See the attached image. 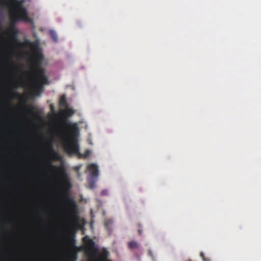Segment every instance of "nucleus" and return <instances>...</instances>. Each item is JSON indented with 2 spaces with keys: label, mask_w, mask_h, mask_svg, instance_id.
Segmentation results:
<instances>
[{
  "label": "nucleus",
  "mask_w": 261,
  "mask_h": 261,
  "mask_svg": "<svg viewBox=\"0 0 261 261\" xmlns=\"http://www.w3.org/2000/svg\"><path fill=\"white\" fill-rule=\"evenodd\" d=\"M10 2V3L13 5L14 8L15 7H21V3H23L22 1H20L18 0H8ZM7 2V1H6Z\"/></svg>",
  "instance_id": "11"
},
{
  "label": "nucleus",
  "mask_w": 261,
  "mask_h": 261,
  "mask_svg": "<svg viewBox=\"0 0 261 261\" xmlns=\"http://www.w3.org/2000/svg\"><path fill=\"white\" fill-rule=\"evenodd\" d=\"M74 111L72 109H69L66 110V114L67 116H71L73 114Z\"/></svg>",
  "instance_id": "19"
},
{
  "label": "nucleus",
  "mask_w": 261,
  "mask_h": 261,
  "mask_svg": "<svg viewBox=\"0 0 261 261\" xmlns=\"http://www.w3.org/2000/svg\"><path fill=\"white\" fill-rule=\"evenodd\" d=\"M101 194L103 196L107 195L108 194V191L107 190H102L101 192Z\"/></svg>",
  "instance_id": "21"
},
{
  "label": "nucleus",
  "mask_w": 261,
  "mask_h": 261,
  "mask_svg": "<svg viewBox=\"0 0 261 261\" xmlns=\"http://www.w3.org/2000/svg\"><path fill=\"white\" fill-rule=\"evenodd\" d=\"M50 35L52 38V39L54 40L55 42H57L58 41V36L56 33L54 31H50Z\"/></svg>",
  "instance_id": "15"
},
{
  "label": "nucleus",
  "mask_w": 261,
  "mask_h": 261,
  "mask_svg": "<svg viewBox=\"0 0 261 261\" xmlns=\"http://www.w3.org/2000/svg\"><path fill=\"white\" fill-rule=\"evenodd\" d=\"M10 31L13 34L14 38L16 37L17 30L15 28H11L10 29Z\"/></svg>",
  "instance_id": "18"
},
{
  "label": "nucleus",
  "mask_w": 261,
  "mask_h": 261,
  "mask_svg": "<svg viewBox=\"0 0 261 261\" xmlns=\"http://www.w3.org/2000/svg\"><path fill=\"white\" fill-rule=\"evenodd\" d=\"M13 96L14 97H19V98L20 99V100L21 101H23L24 103H25V99L24 98V97L23 95H20L19 93H16V92H14L13 93Z\"/></svg>",
  "instance_id": "14"
},
{
  "label": "nucleus",
  "mask_w": 261,
  "mask_h": 261,
  "mask_svg": "<svg viewBox=\"0 0 261 261\" xmlns=\"http://www.w3.org/2000/svg\"><path fill=\"white\" fill-rule=\"evenodd\" d=\"M59 105L61 107L66 108L67 107V102L65 95H63L61 96L59 100Z\"/></svg>",
  "instance_id": "10"
},
{
  "label": "nucleus",
  "mask_w": 261,
  "mask_h": 261,
  "mask_svg": "<svg viewBox=\"0 0 261 261\" xmlns=\"http://www.w3.org/2000/svg\"><path fill=\"white\" fill-rule=\"evenodd\" d=\"M128 247L130 249H138L139 244L137 241L133 240L128 243Z\"/></svg>",
  "instance_id": "9"
},
{
  "label": "nucleus",
  "mask_w": 261,
  "mask_h": 261,
  "mask_svg": "<svg viewBox=\"0 0 261 261\" xmlns=\"http://www.w3.org/2000/svg\"><path fill=\"white\" fill-rule=\"evenodd\" d=\"M29 45L33 48L36 49L37 48V45L34 42H30L29 40H27L24 43H21V45Z\"/></svg>",
  "instance_id": "13"
},
{
  "label": "nucleus",
  "mask_w": 261,
  "mask_h": 261,
  "mask_svg": "<svg viewBox=\"0 0 261 261\" xmlns=\"http://www.w3.org/2000/svg\"><path fill=\"white\" fill-rule=\"evenodd\" d=\"M18 85L17 84V83H15V87H18Z\"/></svg>",
  "instance_id": "23"
},
{
  "label": "nucleus",
  "mask_w": 261,
  "mask_h": 261,
  "mask_svg": "<svg viewBox=\"0 0 261 261\" xmlns=\"http://www.w3.org/2000/svg\"><path fill=\"white\" fill-rule=\"evenodd\" d=\"M34 108L32 106L27 107L25 105L24 112L26 114H34Z\"/></svg>",
  "instance_id": "12"
},
{
  "label": "nucleus",
  "mask_w": 261,
  "mask_h": 261,
  "mask_svg": "<svg viewBox=\"0 0 261 261\" xmlns=\"http://www.w3.org/2000/svg\"><path fill=\"white\" fill-rule=\"evenodd\" d=\"M9 5L8 3L6 0H0V7L1 8H5Z\"/></svg>",
  "instance_id": "17"
},
{
  "label": "nucleus",
  "mask_w": 261,
  "mask_h": 261,
  "mask_svg": "<svg viewBox=\"0 0 261 261\" xmlns=\"http://www.w3.org/2000/svg\"><path fill=\"white\" fill-rule=\"evenodd\" d=\"M67 242L68 245H70L71 247L76 248L75 246L74 245L75 240L73 239L68 238L67 240Z\"/></svg>",
  "instance_id": "16"
},
{
  "label": "nucleus",
  "mask_w": 261,
  "mask_h": 261,
  "mask_svg": "<svg viewBox=\"0 0 261 261\" xmlns=\"http://www.w3.org/2000/svg\"><path fill=\"white\" fill-rule=\"evenodd\" d=\"M22 3H21V7L14 8L13 13L10 16L11 22L15 23L18 20L30 23L33 22L32 19L29 17L26 9L23 7Z\"/></svg>",
  "instance_id": "4"
},
{
  "label": "nucleus",
  "mask_w": 261,
  "mask_h": 261,
  "mask_svg": "<svg viewBox=\"0 0 261 261\" xmlns=\"http://www.w3.org/2000/svg\"><path fill=\"white\" fill-rule=\"evenodd\" d=\"M87 170L89 173L88 184L90 188L93 189L95 186V180L99 175L98 166L94 164H89L87 167Z\"/></svg>",
  "instance_id": "5"
},
{
  "label": "nucleus",
  "mask_w": 261,
  "mask_h": 261,
  "mask_svg": "<svg viewBox=\"0 0 261 261\" xmlns=\"http://www.w3.org/2000/svg\"><path fill=\"white\" fill-rule=\"evenodd\" d=\"M43 59V56L41 53H35L33 61L36 68L34 73H31L34 91L36 95L39 94L44 85L48 84L44 69L41 67V64Z\"/></svg>",
  "instance_id": "2"
},
{
  "label": "nucleus",
  "mask_w": 261,
  "mask_h": 261,
  "mask_svg": "<svg viewBox=\"0 0 261 261\" xmlns=\"http://www.w3.org/2000/svg\"><path fill=\"white\" fill-rule=\"evenodd\" d=\"M64 124L68 127L63 142L65 151L69 154H77L80 159L88 157L91 153L90 150L87 149L83 154L80 152V147L76 138L78 134L77 125L71 124L66 121L64 122Z\"/></svg>",
  "instance_id": "1"
},
{
  "label": "nucleus",
  "mask_w": 261,
  "mask_h": 261,
  "mask_svg": "<svg viewBox=\"0 0 261 261\" xmlns=\"http://www.w3.org/2000/svg\"><path fill=\"white\" fill-rule=\"evenodd\" d=\"M200 256L202 258L203 261H211L209 258H207L205 257L204 254L202 252L200 253Z\"/></svg>",
  "instance_id": "20"
},
{
  "label": "nucleus",
  "mask_w": 261,
  "mask_h": 261,
  "mask_svg": "<svg viewBox=\"0 0 261 261\" xmlns=\"http://www.w3.org/2000/svg\"><path fill=\"white\" fill-rule=\"evenodd\" d=\"M109 252L106 249L103 248L100 254V256L97 257L96 261H111L108 259Z\"/></svg>",
  "instance_id": "7"
},
{
  "label": "nucleus",
  "mask_w": 261,
  "mask_h": 261,
  "mask_svg": "<svg viewBox=\"0 0 261 261\" xmlns=\"http://www.w3.org/2000/svg\"><path fill=\"white\" fill-rule=\"evenodd\" d=\"M138 232L139 234H141L142 233V230L140 228L138 229Z\"/></svg>",
  "instance_id": "22"
},
{
  "label": "nucleus",
  "mask_w": 261,
  "mask_h": 261,
  "mask_svg": "<svg viewBox=\"0 0 261 261\" xmlns=\"http://www.w3.org/2000/svg\"><path fill=\"white\" fill-rule=\"evenodd\" d=\"M113 223V221L112 219H106L105 221V227L109 234H111V233L112 232Z\"/></svg>",
  "instance_id": "8"
},
{
  "label": "nucleus",
  "mask_w": 261,
  "mask_h": 261,
  "mask_svg": "<svg viewBox=\"0 0 261 261\" xmlns=\"http://www.w3.org/2000/svg\"><path fill=\"white\" fill-rule=\"evenodd\" d=\"M50 165L51 168L56 170L60 175L62 189L65 195L66 202L67 206V210L69 214L72 216H75L77 211V206L75 200L68 196V193L72 187L69 178L66 173V169L63 166L55 167Z\"/></svg>",
  "instance_id": "3"
},
{
  "label": "nucleus",
  "mask_w": 261,
  "mask_h": 261,
  "mask_svg": "<svg viewBox=\"0 0 261 261\" xmlns=\"http://www.w3.org/2000/svg\"><path fill=\"white\" fill-rule=\"evenodd\" d=\"M74 256H75V257L76 258V253H75Z\"/></svg>",
  "instance_id": "24"
},
{
  "label": "nucleus",
  "mask_w": 261,
  "mask_h": 261,
  "mask_svg": "<svg viewBox=\"0 0 261 261\" xmlns=\"http://www.w3.org/2000/svg\"><path fill=\"white\" fill-rule=\"evenodd\" d=\"M83 242L88 252L93 256L97 255L99 253V250L95 246L94 241L86 236L83 238Z\"/></svg>",
  "instance_id": "6"
}]
</instances>
